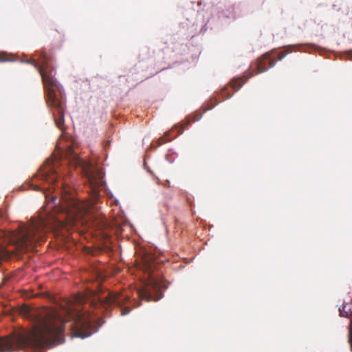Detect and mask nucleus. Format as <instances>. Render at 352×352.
I'll return each instance as SVG.
<instances>
[{"instance_id":"aec40b11","label":"nucleus","mask_w":352,"mask_h":352,"mask_svg":"<svg viewBox=\"0 0 352 352\" xmlns=\"http://www.w3.org/2000/svg\"><path fill=\"white\" fill-rule=\"evenodd\" d=\"M157 183L160 184V179H158V178L157 179Z\"/></svg>"},{"instance_id":"dca6fc26","label":"nucleus","mask_w":352,"mask_h":352,"mask_svg":"<svg viewBox=\"0 0 352 352\" xmlns=\"http://www.w3.org/2000/svg\"><path fill=\"white\" fill-rule=\"evenodd\" d=\"M56 200V198L55 197L52 198V202H55Z\"/></svg>"},{"instance_id":"f257e3e1","label":"nucleus","mask_w":352,"mask_h":352,"mask_svg":"<svg viewBox=\"0 0 352 352\" xmlns=\"http://www.w3.org/2000/svg\"><path fill=\"white\" fill-rule=\"evenodd\" d=\"M6 256V252L0 248V260ZM20 312L33 322L34 326L30 331L0 337V352H11L27 346L41 350L52 348L63 342L66 321L57 311L47 308L38 311L25 305Z\"/></svg>"},{"instance_id":"ddd939ff","label":"nucleus","mask_w":352,"mask_h":352,"mask_svg":"<svg viewBox=\"0 0 352 352\" xmlns=\"http://www.w3.org/2000/svg\"><path fill=\"white\" fill-rule=\"evenodd\" d=\"M8 60L6 54L0 53V62H4Z\"/></svg>"},{"instance_id":"6ab92c4d","label":"nucleus","mask_w":352,"mask_h":352,"mask_svg":"<svg viewBox=\"0 0 352 352\" xmlns=\"http://www.w3.org/2000/svg\"><path fill=\"white\" fill-rule=\"evenodd\" d=\"M36 190H38L39 189V187L38 186H35V188Z\"/></svg>"},{"instance_id":"f3484780","label":"nucleus","mask_w":352,"mask_h":352,"mask_svg":"<svg viewBox=\"0 0 352 352\" xmlns=\"http://www.w3.org/2000/svg\"><path fill=\"white\" fill-rule=\"evenodd\" d=\"M232 96V94H229L226 96V98H230L231 96Z\"/></svg>"},{"instance_id":"9b49d317","label":"nucleus","mask_w":352,"mask_h":352,"mask_svg":"<svg viewBox=\"0 0 352 352\" xmlns=\"http://www.w3.org/2000/svg\"><path fill=\"white\" fill-rule=\"evenodd\" d=\"M248 78L243 79V78H239L234 79L230 82L232 87L234 91H237L247 81Z\"/></svg>"},{"instance_id":"9d476101","label":"nucleus","mask_w":352,"mask_h":352,"mask_svg":"<svg viewBox=\"0 0 352 352\" xmlns=\"http://www.w3.org/2000/svg\"><path fill=\"white\" fill-rule=\"evenodd\" d=\"M346 305H342L339 309L340 316L341 317L347 318L350 320V323L349 326V342L350 344L351 352H352V310L349 309V310L346 309Z\"/></svg>"},{"instance_id":"423d86ee","label":"nucleus","mask_w":352,"mask_h":352,"mask_svg":"<svg viewBox=\"0 0 352 352\" xmlns=\"http://www.w3.org/2000/svg\"><path fill=\"white\" fill-rule=\"evenodd\" d=\"M65 156L70 163L75 166L81 167V171L87 177L94 193H98V188L103 185V173L96 167H93L90 164H87L76 153L72 146H69L65 151Z\"/></svg>"},{"instance_id":"2eb2a0df","label":"nucleus","mask_w":352,"mask_h":352,"mask_svg":"<svg viewBox=\"0 0 352 352\" xmlns=\"http://www.w3.org/2000/svg\"><path fill=\"white\" fill-rule=\"evenodd\" d=\"M348 55H349V58L352 60V51H349L348 52Z\"/></svg>"},{"instance_id":"1a4fd4ad","label":"nucleus","mask_w":352,"mask_h":352,"mask_svg":"<svg viewBox=\"0 0 352 352\" xmlns=\"http://www.w3.org/2000/svg\"><path fill=\"white\" fill-rule=\"evenodd\" d=\"M276 63V60L270 59V55L269 53L264 54L256 63L255 68H253V66H252L250 76L266 72L270 67H274Z\"/></svg>"},{"instance_id":"6e6552de","label":"nucleus","mask_w":352,"mask_h":352,"mask_svg":"<svg viewBox=\"0 0 352 352\" xmlns=\"http://www.w3.org/2000/svg\"><path fill=\"white\" fill-rule=\"evenodd\" d=\"M36 177L54 184L60 177V175L56 169V165L47 162L40 168Z\"/></svg>"},{"instance_id":"a211bd4d","label":"nucleus","mask_w":352,"mask_h":352,"mask_svg":"<svg viewBox=\"0 0 352 352\" xmlns=\"http://www.w3.org/2000/svg\"><path fill=\"white\" fill-rule=\"evenodd\" d=\"M226 91V88H225L223 91H222V94L223 95L224 94V92Z\"/></svg>"},{"instance_id":"7ed1b4c3","label":"nucleus","mask_w":352,"mask_h":352,"mask_svg":"<svg viewBox=\"0 0 352 352\" xmlns=\"http://www.w3.org/2000/svg\"><path fill=\"white\" fill-rule=\"evenodd\" d=\"M28 63L34 65L40 73L46 91L47 103L51 109L54 122L58 129L63 130L65 100L56 94L58 85L54 78V69L50 63V56L45 52H40L38 63L34 59L29 60Z\"/></svg>"},{"instance_id":"f8f14e48","label":"nucleus","mask_w":352,"mask_h":352,"mask_svg":"<svg viewBox=\"0 0 352 352\" xmlns=\"http://www.w3.org/2000/svg\"><path fill=\"white\" fill-rule=\"evenodd\" d=\"M287 54V52H286V51L280 52L278 54V59L279 60H281L283 58H284L286 56Z\"/></svg>"},{"instance_id":"39448f33","label":"nucleus","mask_w":352,"mask_h":352,"mask_svg":"<svg viewBox=\"0 0 352 352\" xmlns=\"http://www.w3.org/2000/svg\"><path fill=\"white\" fill-rule=\"evenodd\" d=\"M91 303L94 306H100L107 309L112 305L120 308L122 316L127 315L131 310L133 302L125 292H98L95 293Z\"/></svg>"},{"instance_id":"20e7f679","label":"nucleus","mask_w":352,"mask_h":352,"mask_svg":"<svg viewBox=\"0 0 352 352\" xmlns=\"http://www.w3.org/2000/svg\"><path fill=\"white\" fill-rule=\"evenodd\" d=\"M157 263V261L150 253L145 252L141 256L138 265L148 274L146 281L138 290V296L141 299L157 301L163 296L162 290L168 287L165 280L153 274Z\"/></svg>"},{"instance_id":"4468645a","label":"nucleus","mask_w":352,"mask_h":352,"mask_svg":"<svg viewBox=\"0 0 352 352\" xmlns=\"http://www.w3.org/2000/svg\"><path fill=\"white\" fill-rule=\"evenodd\" d=\"M167 140H164V138H160L158 139L159 145H161L164 143H165Z\"/></svg>"},{"instance_id":"f03ea898","label":"nucleus","mask_w":352,"mask_h":352,"mask_svg":"<svg viewBox=\"0 0 352 352\" xmlns=\"http://www.w3.org/2000/svg\"><path fill=\"white\" fill-rule=\"evenodd\" d=\"M57 186L60 188L62 201L58 207L60 217H50L46 219L41 217L25 224H20L18 228L12 232L11 240L16 245V248L21 252L34 250L36 244L43 241L48 230H58L67 224L74 223L88 214L91 205L88 202L80 201L76 198L69 186H66L64 182H57Z\"/></svg>"},{"instance_id":"0eeeda50","label":"nucleus","mask_w":352,"mask_h":352,"mask_svg":"<svg viewBox=\"0 0 352 352\" xmlns=\"http://www.w3.org/2000/svg\"><path fill=\"white\" fill-rule=\"evenodd\" d=\"M60 307L63 314L68 316L69 318L75 320L72 328V337L85 338L91 335L92 325L91 320L83 314L75 313L70 301L65 302L64 305H60Z\"/></svg>"}]
</instances>
